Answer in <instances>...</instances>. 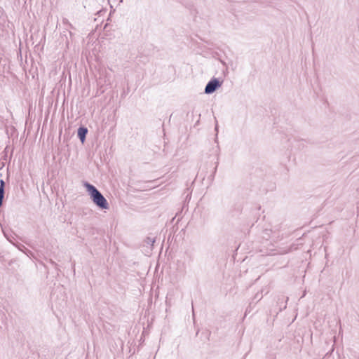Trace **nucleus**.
Segmentation results:
<instances>
[{
  "mask_svg": "<svg viewBox=\"0 0 359 359\" xmlns=\"http://www.w3.org/2000/svg\"><path fill=\"white\" fill-rule=\"evenodd\" d=\"M84 187L86 189L90 199L93 203L101 210H107L109 205L102 194L93 184L88 182H83Z\"/></svg>",
  "mask_w": 359,
  "mask_h": 359,
  "instance_id": "obj_1",
  "label": "nucleus"
},
{
  "mask_svg": "<svg viewBox=\"0 0 359 359\" xmlns=\"http://www.w3.org/2000/svg\"><path fill=\"white\" fill-rule=\"evenodd\" d=\"M223 81L218 78L213 77L206 84L204 90L205 94H212L215 93L222 85Z\"/></svg>",
  "mask_w": 359,
  "mask_h": 359,
  "instance_id": "obj_2",
  "label": "nucleus"
},
{
  "mask_svg": "<svg viewBox=\"0 0 359 359\" xmlns=\"http://www.w3.org/2000/svg\"><path fill=\"white\" fill-rule=\"evenodd\" d=\"M88 130L85 126H81L78 128L77 136L81 142V143H84V142L86 141V135L88 134Z\"/></svg>",
  "mask_w": 359,
  "mask_h": 359,
  "instance_id": "obj_3",
  "label": "nucleus"
},
{
  "mask_svg": "<svg viewBox=\"0 0 359 359\" xmlns=\"http://www.w3.org/2000/svg\"><path fill=\"white\" fill-rule=\"evenodd\" d=\"M5 186H6V183L4 181V180H0V208L2 206L3 201L4 199Z\"/></svg>",
  "mask_w": 359,
  "mask_h": 359,
  "instance_id": "obj_4",
  "label": "nucleus"
},
{
  "mask_svg": "<svg viewBox=\"0 0 359 359\" xmlns=\"http://www.w3.org/2000/svg\"><path fill=\"white\" fill-rule=\"evenodd\" d=\"M155 241V238L148 236L144 239V243H146L147 245H150L152 247Z\"/></svg>",
  "mask_w": 359,
  "mask_h": 359,
  "instance_id": "obj_5",
  "label": "nucleus"
},
{
  "mask_svg": "<svg viewBox=\"0 0 359 359\" xmlns=\"http://www.w3.org/2000/svg\"><path fill=\"white\" fill-rule=\"evenodd\" d=\"M217 128H218V125H217V122L216 121L215 130H217Z\"/></svg>",
  "mask_w": 359,
  "mask_h": 359,
  "instance_id": "obj_6",
  "label": "nucleus"
},
{
  "mask_svg": "<svg viewBox=\"0 0 359 359\" xmlns=\"http://www.w3.org/2000/svg\"><path fill=\"white\" fill-rule=\"evenodd\" d=\"M216 170H217V166H216V167L215 168V169H214L213 174H215V173Z\"/></svg>",
  "mask_w": 359,
  "mask_h": 359,
  "instance_id": "obj_7",
  "label": "nucleus"
}]
</instances>
